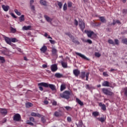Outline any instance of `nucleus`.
I'll list each match as a JSON object with an SVG mask.
<instances>
[{"mask_svg":"<svg viewBox=\"0 0 127 127\" xmlns=\"http://www.w3.org/2000/svg\"><path fill=\"white\" fill-rule=\"evenodd\" d=\"M38 86H43L45 88H50L52 91H56V86L54 84H48L45 82L38 83Z\"/></svg>","mask_w":127,"mask_h":127,"instance_id":"1","label":"nucleus"},{"mask_svg":"<svg viewBox=\"0 0 127 127\" xmlns=\"http://www.w3.org/2000/svg\"><path fill=\"white\" fill-rule=\"evenodd\" d=\"M70 95L71 93L69 91H65L63 93H61L60 96L63 99H65L66 100H69L70 99Z\"/></svg>","mask_w":127,"mask_h":127,"instance_id":"2","label":"nucleus"},{"mask_svg":"<svg viewBox=\"0 0 127 127\" xmlns=\"http://www.w3.org/2000/svg\"><path fill=\"white\" fill-rule=\"evenodd\" d=\"M89 75L90 72H89L86 73V71H81L79 77L82 79H85V77H86V81H88Z\"/></svg>","mask_w":127,"mask_h":127,"instance_id":"3","label":"nucleus"},{"mask_svg":"<svg viewBox=\"0 0 127 127\" xmlns=\"http://www.w3.org/2000/svg\"><path fill=\"white\" fill-rule=\"evenodd\" d=\"M84 32L85 33L87 34L88 37L91 38V39H93V38H94V37H96V36H97V35L95 34V33L93 31L85 30Z\"/></svg>","mask_w":127,"mask_h":127,"instance_id":"4","label":"nucleus"},{"mask_svg":"<svg viewBox=\"0 0 127 127\" xmlns=\"http://www.w3.org/2000/svg\"><path fill=\"white\" fill-rule=\"evenodd\" d=\"M102 92L105 95H107V96H113V95H114V93H113V92L109 90L107 88H103Z\"/></svg>","mask_w":127,"mask_h":127,"instance_id":"5","label":"nucleus"},{"mask_svg":"<svg viewBox=\"0 0 127 127\" xmlns=\"http://www.w3.org/2000/svg\"><path fill=\"white\" fill-rule=\"evenodd\" d=\"M79 26L82 32H84V30L85 29V22H84L83 20H79Z\"/></svg>","mask_w":127,"mask_h":127,"instance_id":"6","label":"nucleus"},{"mask_svg":"<svg viewBox=\"0 0 127 127\" xmlns=\"http://www.w3.org/2000/svg\"><path fill=\"white\" fill-rule=\"evenodd\" d=\"M102 86L103 87H110V88H113V86H112V83H110V82L108 81H104L102 83Z\"/></svg>","mask_w":127,"mask_h":127,"instance_id":"7","label":"nucleus"},{"mask_svg":"<svg viewBox=\"0 0 127 127\" xmlns=\"http://www.w3.org/2000/svg\"><path fill=\"white\" fill-rule=\"evenodd\" d=\"M21 120V116L20 115L18 114H16L13 116V121H15L16 122H19Z\"/></svg>","mask_w":127,"mask_h":127,"instance_id":"8","label":"nucleus"},{"mask_svg":"<svg viewBox=\"0 0 127 127\" xmlns=\"http://www.w3.org/2000/svg\"><path fill=\"white\" fill-rule=\"evenodd\" d=\"M75 54L78 56H79V57L82 58V59H84V60H87V61H90V59H88L87 58H86V56H85L84 55H82V54L80 53L76 52Z\"/></svg>","mask_w":127,"mask_h":127,"instance_id":"9","label":"nucleus"},{"mask_svg":"<svg viewBox=\"0 0 127 127\" xmlns=\"http://www.w3.org/2000/svg\"><path fill=\"white\" fill-rule=\"evenodd\" d=\"M51 70L52 72H56L57 70H58V67L57 66V64H54L51 66Z\"/></svg>","mask_w":127,"mask_h":127,"instance_id":"10","label":"nucleus"},{"mask_svg":"<svg viewBox=\"0 0 127 127\" xmlns=\"http://www.w3.org/2000/svg\"><path fill=\"white\" fill-rule=\"evenodd\" d=\"M4 39L7 44H9V45H12V44H11V38H9V37H5Z\"/></svg>","mask_w":127,"mask_h":127,"instance_id":"11","label":"nucleus"},{"mask_svg":"<svg viewBox=\"0 0 127 127\" xmlns=\"http://www.w3.org/2000/svg\"><path fill=\"white\" fill-rule=\"evenodd\" d=\"M73 73L75 77H78L79 75H80V70L79 69H74L73 71Z\"/></svg>","mask_w":127,"mask_h":127,"instance_id":"12","label":"nucleus"},{"mask_svg":"<svg viewBox=\"0 0 127 127\" xmlns=\"http://www.w3.org/2000/svg\"><path fill=\"white\" fill-rule=\"evenodd\" d=\"M0 113L1 114V115L5 116V115L7 114V110H6V109H1L0 110Z\"/></svg>","mask_w":127,"mask_h":127,"instance_id":"13","label":"nucleus"},{"mask_svg":"<svg viewBox=\"0 0 127 127\" xmlns=\"http://www.w3.org/2000/svg\"><path fill=\"white\" fill-rule=\"evenodd\" d=\"M52 53L54 56H56V55H57V49L55 48H52Z\"/></svg>","mask_w":127,"mask_h":127,"instance_id":"14","label":"nucleus"},{"mask_svg":"<svg viewBox=\"0 0 127 127\" xmlns=\"http://www.w3.org/2000/svg\"><path fill=\"white\" fill-rule=\"evenodd\" d=\"M40 3L42 5L47 6V1H46L45 0H40Z\"/></svg>","mask_w":127,"mask_h":127,"instance_id":"15","label":"nucleus"},{"mask_svg":"<svg viewBox=\"0 0 127 127\" xmlns=\"http://www.w3.org/2000/svg\"><path fill=\"white\" fill-rule=\"evenodd\" d=\"M99 106L101 107L103 111H106L107 110V107H106V105L103 104L102 103H99Z\"/></svg>","mask_w":127,"mask_h":127,"instance_id":"16","label":"nucleus"},{"mask_svg":"<svg viewBox=\"0 0 127 127\" xmlns=\"http://www.w3.org/2000/svg\"><path fill=\"white\" fill-rule=\"evenodd\" d=\"M76 102L78 103V105H80V106H84V103L82 102L80 99H79V98H76Z\"/></svg>","mask_w":127,"mask_h":127,"instance_id":"17","label":"nucleus"},{"mask_svg":"<svg viewBox=\"0 0 127 127\" xmlns=\"http://www.w3.org/2000/svg\"><path fill=\"white\" fill-rule=\"evenodd\" d=\"M40 50L42 53H45L46 50H47V47L46 46H43L41 49Z\"/></svg>","mask_w":127,"mask_h":127,"instance_id":"18","label":"nucleus"},{"mask_svg":"<svg viewBox=\"0 0 127 127\" xmlns=\"http://www.w3.org/2000/svg\"><path fill=\"white\" fill-rule=\"evenodd\" d=\"M99 19L103 23H106L107 22V19H106V18L104 16L99 17Z\"/></svg>","mask_w":127,"mask_h":127,"instance_id":"19","label":"nucleus"},{"mask_svg":"<svg viewBox=\"0 0 127 127\" xmlns=\"http://www.w3.org/2000/svg\"><path fill=\"white\" fill-rule=\"evenodd\" d=\"M61 63L63 68H67L68 66V64L67 63V62H64L63 61H61Z\"/></svg>","mask_w":127,"mask_h":127,"instance_id":"20","label":"nucleus"},{"mask_svg":"<svg viewBox=\"0 0 127 127\" xmlns=\"http://www.w3.org/2000/svg\"><path fill=\"white\" fill-rule=\"evenodd\" d=\"M2 8L3 9L4 11H8V9H9V6L2 5Z\"/></svg>","mask_w":127,"mask_h":127,"instance_id":"21","label":"nucleus"},{"mask_svg":"<svg viewBox=\"0 0 127 127\" xmlns=\"http://www.w3.org/2000/svg\"><path fill=\"white\" fill-rule=\"evenodd\" d=\"M44 17L45 18L46 20L48 21V22H51V21H52V19L50 18V17H49V16H47V15H45Z\"/></svg>","mask_w":127,"mask_h":127,"instance_id":"22","label":"nucleus"},{"mask_svg":"<svg viewBox=\"0 0 127 127\" xmlns=\"http://www.w3.org/2000/svg\"><path fill=\"white\" fill-rule=\"evenodd\" d=\"M31 28V26H24L22 27L23 30H30V29Z\"/></svg>","mask_w":127,"mask_h":127,"instance_id":"23","label":"nucleus"},{"mask_svg":"<svg viewBox=\"0 0 127 127\" xmlns=\"http://www.w3.org/2000/svg\"><path fill=\"white\" fill-rule=\"evenodd\" d=\"M54 116H55V117H56L57 118H59V117H61V116H62V115L61 114V113H60V112L56 111L54 113Z\"/></svg>","mask_w":127,"mask_h":127,"instance_id":"24","label":"nucleus"},{"mask_svg":"<svg viewBox=\"0 0 127 127\" xmlns=\"http://www.w3.org/2000/svg\"><path fill=\"white\" fill-rule=\"evenodd\" d=\"M26 108H31V107H33V104L30 102H27L25 104Z\"/></svg>","mask_w":127,"mask_h":127,"instance_id":"25","label":"nucleus"},{"mask_svg":"<svg viewBox=\"0 0 127 127\" xmlns=\"http://www.w3.org/2000/svg\"><path fill=\"white\" fill-rule=\"evenodd\" d=\"M55 76L56 77V78H62V77H63V74H61L60 73H56L55 74Z\"/></svg>","mask_w":127,"mask_h":127,"instance_id":"26","label":"nucleus"},{"mask_svg":"<svg viewBox=\"0 0 127 127\" xmlns=\"http://www.w3.org/2000/svg\"><path fill=\"white\" fill-rule=\"evenodd\" d=\"M65 89H66V85H65L64 84H62L61 85V92H62V91H64V90H65Z\"/></svg>","mask_w":127,"mask_h":127,"instance_id":"27","label":"nucleus"},{"mask_svg":"<svg viewBox=\"0 0 127 127\" xmlns=\"http://www.w3.org/2000/svg\"><path fill=\"white\" fill-rule=\"evenodd\" d=\"M97 120H98L99 122H101V123H104L105 121H106V118L103 117L98 118H97Z\"/></svg>","mask_w":127,"mask_h":127,"instance_id":"28","label":"nucleus"},{"mask_svg":"<svg viewBox=\"0 0 127 127\" xmlns=\"http://www.w3.org/2000/svg\"><path fill=\"white\" fill-rule=\"evenodd\" d=\"M99 115H100V113H99V112L97 111L93 112L92 113V116H94V117H98Z\"/></svg>","mask_w":127,"mask_h":127,"instance_id":"29","label":"nucleus"},{"mask_svg":"<svg viewBox=\"0 0 127 127\" xmlns=\"http://www.w3.org/2000/svg\"><path fill=\"white\" fill-rule=\"evenodd\" d=\"M20 22H22L24 21V15H21V16L19 18Z\"/></svg>","mask_w":127,"mask_h":127,"instance_id":"30","label":"nucleus"},{"mask_svg":"<svg viewBox=\"0 0 127 127\" xmlns=\"http://www.w3.org/2000/svg\"><path fill=\"white\" fill-rule=\"evenodd\" d=\"M108 43H109V44H112V45H113V46H115V42H114V41L112 39H109L108 41Z\"/></svg>","mask_w":127,"mask_h":127,"instance_id":"31","label":"nucleus"},{"mask_svg":"<svg viewBox=\"0 0 127 127\" xmlns=\"http://www.w3.org/2000/svg\"><path fill=\"white\" fill-rule=\"evenodd\" d=\"M72 39V42H73V43H75V44L79 45L80 44V42L78 41L77 40H76L74 38H73Z\"/></svg>","mask_w":127,"mask_h":127,"instance_id":"32","label":"nucleus"},{"mask_svg":"<svg viewBox=\"0 0 127 127\" xmlns=\"http://www.w3.org/2000/svg\"><path fill=\"white\" fill-rule=\"evenodd\" d=\"M29 120H27L26 121L27 125H29V126H31L32 127H33L34 126V124L32 122H30Z\"/></svg>","mask_w":127,"mask_h":127,"instance_id":"33","label":"nucleus"},{"mask_svg":"<svg viewBox=\"0 0 127 127\" xmlns=\"http://www.w3.org/2000/svg\"><path fill=\"white\" fill-rule=\"evenodd\" d=\"M122 42L123 43V44H126L127 45V38H124L122 40Z\"/></svg>","mask_w":127,"mask_h":127,"instance_id":"34","label":"nucleus"},{"mask_svg":"<svg viewBox=\"0 0 127 127\" xmlns=\"http://www.w3.org/2000/svg\"><path fill=\"white\" fill-rule=\"evenodd\" d=\"M18 40L16 39V38H11V42L15 43L17 42Z\"/></svg>","mask_w":127,"mask_h":127,"instance_id":"35","label":"nucleus"},{"mask_svg":"<svg viewBox=\"0 0 127 127\" xmlns=\"http://www.w3.org/2000/svg\"><path fill=\"white\" fill-rule=\"evenodd\" d=\"M10 31L12 32V33H15V32H16V29H15L13 27H11Z\"/></svg>","mask_w":127,"mask_h":127,"instance_id":"36","label":"nucleus"},{"mask_svg":"<svg viewBox=\"0 0 127 127\" xmlns=\"http://www.w3.org/2000/svg\"><path fill=\"white\" fill-rule=\"evenodd\" d=\"M64 108L66 110V111H72L73 109V108L70 106H65Z\"/></svg>","mask_w":127,"mask_h":127,"instance_id":"37","label":"nucleus"},{"mask_svg":"<svg viewBox=\"0 0 127 127\" xmlns=\"http://www.w3.org/2000/svg\"><path fill=\"white\" fill-rule=\"evenodd\" d=\"M0 61H1V63H4V62H5V60H4L3 57L0 56Z\"/></svg>","mask_w":127,"mask_h":127,"instance_id":"38","label":"nucleus"},{"mask_svg":"<svg viewBox=\"0 0 127 127\" xmlns=\"http://www.w3.org/2000/svg\"><path fill=\"white\" fill-rule=\"evenodd\" d=\"M58 5L59 6V8L61 9L62 8L63 4L61 2L58 1Z\"/></svg>","mask_w":127,"mask_h":127,"instance_id":"39","label":"nucleus"},{"mask_svg":"<svg viewBox=\"0 0 127 127\" xmlns=\"http://www.w3.org/2000/svg\"><path fill=\"white\" fill-rule=\"evenodd\" d=\"M114 41V44H116V45H119V44H120V41H119V40H118L117 39H115Z\"/></svg>","mask_w":127,"mask_h":127,"instance_id":"40","label":"nucleus"},{"mask_svg":"<svg viewBox=\"0 0 127 127\" xmlns=\"http://www.w3.org/2000/svg\"><path fill=\"white\" fill-rule=\"evenodd\" d=\"M66 35H68L69 36V37H70V38H71V39H73V38H74V37H73L72 34H71V33H66Z\"/></svg>","mask_w":127,"mask_h":127,"instance_id":"41","label":"nucleus"},{"mask_svg":"<svg viewBox=\"0 0 127 127\" xmlns=\"http://www.w3.org/2000/svg\"><path fill=\"white\" fill-rule=\"evenodd\" d=\"M14 11L16 13V14H17V15H20L21 14L20 12L18 11V10L17 9H15L14 10Z\"/></svg>","mask_w":127,"mask_h":127,"instance_id":"42","label":"nucleus"},{"mask_svg":"<svg viewBox=\"0 0 127 127\" xmlns=\"http://www.w3.org/2000/svg\"><path fill=\"white\" fill-rule=\"evenodd\" d=\"M103 75L104 77H109V74H108V72H103Z\"/></svg>","mask_w":127,"mask_h":127,"instance_id":"43","label":"nucleus"},{"mask_svg":"<svg viewBox=\"0 0 127 127\" xmlns=\"http://www.w3.org/2000/svg\"><path fill=\"white\" fill-rule=\"evenodd\" d=\"M95 55L96 57H98V58L101 57V54H100L99 53L96 52L95 53Z\"/></svg>","mask_w":127,"mask_h":127,"instance_id":"44","label":"nucleus"},{"mask_svg":"<svg viewBox=\"0 0 127 127\" xmlns=\"http://www.w3.org/2000/svg\"><path fill=\"white\" fill-rule=\"evenodd\" d=\"M100 25H101V23L95 22L93 23L94 26H100Z\"/></svg>","mask_w":127,"mask_h":127,"instance_id":"45","label":"nucleus"},{"mask_svg":"<svg viewBox=\"0 0 127 127\" xmlns=\"http://www.w3.org/2000/svg\"><path fill=\"white\" fill-rule=\"evenodd\" d=\"M63 9L64 11L67 10V4L66 3H65L64 5Z\"/></svg>","mask_w":127,"mask_h":127,"instance_id":"46","label":"nucleus"},{"mask_svg":"<svg viewBox=\"0 0 127 127\" xmlns=\"http://www.w3.org/2000/svg\"><path fill=\"white\" fill-rule=\"evenodd\" d=\"M86 89H88L89 90H91L92 89V86H90L89 84L86 85Z\"/></svg>","mask_w":127,"mask_h":127,"instance_id":"47","label":"nucleus"},{"mask_svg":"<svg viewBox=\"0 0 127 127\" xmlns=\"http://www.w3.org/2000/svg\"><path fill=\"white\" fill-rule=\"evenodd\" d=\"M67 6L68 7H72V2H68Z\"/></svg>","mask_w":127,"mask_h":127,"instance_id":"48","label":"nucleus"},{"mask_svg":"<svg viewBox=\"0 0 127 127\" xmlns=\"http://www.w3.org/2000/svg\"><path fill=\"white\" fill-rule=\"evenodd\" d=\"M30 6L31 9H32V10H35V7L34 6V5H30Z\"/></svg>","mask_w":127,"mask_h":127,"instance_id":"49","label":"nucleus"},{"mask_svg":"<svg viewBox=\"0 0 127 127\" xmlns=\"http://www.w3.org/2000/svg\"><path fill=\"white\" fill-rule=\"evenodd\" d=\"M29 121H30V122H32V123H34V118L33 117H30Z\"/></svg>","mask_w":127,"mask_h":127,"instance_id":"50","label":"nucleus"},{"mask_svg":"<svg viewBox=\"0 0 127 127\" xmlns=\"http://www.w3.org/2000/svg\"><path fill=\"white\" fill-rule=\"evenodd\" d=\"M67 122H68L69 123H70V122L72 121V118H71V117H68L67 118Z\"/></svg>","mask_w":127,"mask_h":127,"instance_id":"51","label":"nucleus"},{"mask_svg":"<svg viewBox=\"0 0 127 127\" xmlns=\"http://www.w3.org/2000/svg\"><path fill=\"white\" fill-rule=\"evenodd\" d=\"M86 42H87L88 43H89V44H92V43H93V42L92 41V40H90V39H88L86 41Z\"/></svg>","mask_w":127,"mask_h":127,"instance_id":"52","label":"nucleus"},{"mask_svg":"<svg viewBox=\"0 0 127 127\" xmlns=\"http://www.w3.org/2000/svg\"><path fill=\"white\" fill-rule=\"evenodd\" d=\"M74 24L76 26H78V21L76 19L74 20Z\"/></svg>","mask_w":127,"mask_h":127,"instance_id":"53","label":"nucleus"},{"mask_svg":"<svg viewBox=\"0 0 127 127\" xmlns=\"http://www.w3.org/2000/svg\"><path fill=\"white\" fill-rule=\"evenodd\" d=\"M49 41L51 44H55V41L52 40H49Z\"/></svg>","mask_w":127,"mask_h":127,"instance_id":"54","label":"nucleus"},{"mask_svg":"<svg viewBox=\"0 0 127 127\" xmlns=\"http://www.w3.org/2000/svg\"><path fill=\"white\" fill-rule=\"evenodd\" d=\"M34 2V0H31L30 1V5H33Z\"/></svg>","mask_w":127,"mask_h":127,"instance_id":"55","label":"nucleus"},{"mask_svg":"<svg viewBox=\"0 0 127 127\" xmlns=\"http://www.w3.org/2000/svg\"><path fill=\"white\" fill-rule=\"evenodd\" d=\"M44 104H45V105H48V104H49V102L47 100H45L44 101Z\"/></svg>","mask_w":127,"mask_h":127,"instance_id":"56","label":"nucleus"},{"mask_svg":"<svg viewBox=\"0 0 127 127\" xmlns=\"http://www.w3.org/2000/svg\"><path fill=\"white\" fill-rule=\"evenodd\" d=\"M125 95L127 97V87L125 89Z\"/></svg>","mask_w":127,"mask_h":127,"instance_id":"57","label":"nucleus"},{"mask_svg":"<svg viewBox=\"0 0 127 127\" xmlns=\"http://www.w3.org/2000/svg\"><path fill=\"white\" fill-rule=\"evenodd\" d=\"M31 116L32 117H36V113H34V112H32L31 114Z\"/></svg>","mask_w":127,"mask_h":127,"instance_id":"58","label":"nucleus"},{"mask_svg":"<svg viewBox=\"0 0 127 127\" xmlns=\"http://www.w3.org/2000/svg\"><path fill=\"white\" fill-rule=\"evenodd\" d=\"M53 106H57V102L56 101H53L52 103Z\"/></svg>","mask_w":127,"mask_h":127,"instance_id":"59","label":"nucleus"},{"mask_svg":"<svg viewBox=\"0 0 127 127\" xmlns=\"http://www.w3.org/2000/svg\"><path fill=\"white\" fill-rule=\"evenodd\" d=\"M36 117H38V118H41V115L38 113H36Z\"/></svg>","mask_w":127,"mask_h":127,"instance_id":"60","label":"nucleus"},{"mask_svg":"<svg viewBox=\"0 0 127 127\" xmlns=\"http://www.w3.org/2000/svg\"><path fill=\"white\" fill-rule=\"evenodd\" d=\"M40 86H39V88L40 89V91H43V87H42V86H41V85H39Z\"/></svg>","mask_w":127,"mask_h":127,"instance_id":"61","label":"nucleus"},{"mask_svg":"<svg viewBox=\"0 0 127 127\" xmlns=\"http://www.w3.org/2000/svg\"><path fill=\"white\" fill-rule=\"evenodd\" d=\"M11 16H12V17H14V18H16V16H15V15H14L13 13H11Z\"/></svg>","mask_w":127,"mask_h":127,"instance_id":"62","label":"nucleus"},{"mask_svg":"<svg viewBox=\"0 0 127 127\" xmlns=\"http://www.w3.org/2000/svg\"><path fill=\"white\" fill-rule=\"evenodd\" d=\"M116 23H117L116 21H115V20H114L113 22V23L111 24V25H112V24H113V25H115V24H116Z\"/></svg>","mask_w":127,"mask_h":127,"instance_id":"63","label":"nucleus"},{"mask_svg":"<svg viewBox=\"0 0 127 127\" xmlns=\"http://www.w3.org/2000/svg\"><path fill=\"white\" fill-rule=\"evenodd\" d=\"M42 66L43 68H47V65L46 64H43Z\"/></svg>","mask_w":127,"mask_h":127,"instance_id":"64","label":"nucleus"}]
</instances>
